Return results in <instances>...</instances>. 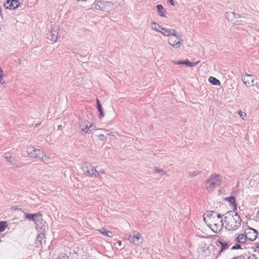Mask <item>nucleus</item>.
<instances>
[{"label": "nucleus", "instance_id": "16", "mask_svg": "<svg viewBox=\"0 0 259 259\" xmlns=\"http://www.w3.org/2000/svg\"><path fill=\"white\" fill-rule=\"evenodd\" d=\"M94 167H93L91 164L87 163L82 165V169L85 174L89 176H92V174H93L92 168Z\"/></svg>", "mask_w": 259, "mask_h": 259}, {"label": "nucleus", "instance_id": "38", "mask_svg": "<svg viewBox=\"0 0 259 259\" xmlns=\"http://www.w3.org/2000/svg\"><path fill=\"white\" fill-rule=\"evenodd\" d=\"M247 259H257V258L254 254H251L248 257Z\"/></svg>", "mask_w": 259, "mask_h": 259}, {"label": "nucleus", "instance_id": "25", "mask_svg": "<svg viewBox=\"0 0 259 259\" xmlns=\"http://www.w3.org/2000/svg\"><path fill=\"white\" fill-rule=\"evenodd\" d=\"M8 227V224L6 222H0V233L4 231Z\"/></svg>", "mask_w": 259, "mask_h": 259}, {"label": "nucleus", "instance_id": "3", "mask_svg": "<svg viewBox=\"0 0 259 259\" xmlns=\"http://www.w3.org/2000/svg\"><path fill=\"white\" fill-rule=\"evenodd\" d=\"M203 220L207 224L208 227L214 233L220 232L224 225L223 220H219L216 218H212L210 220H206V218L204 217Z\"/></svg>", "mask_w": 259, "mask_h": 259}, {"label": "nucleus", "instance_id": "31", "mask_svg": "<svg viewBox=\"0 0 259 259\" xmlns=\"http://www.w3.org/2000/svg\"><path fill=\"white\" fill-rule=\"evenodd\" d=\"M241 248V245L238 243H235L232 247L231 250H236Z\"/></svg>", "mask_w": 259, "mask_h": 259}, {"label": "nucleus", "instance_id": "4", "mask_svg": "<svg viewBox=\"0 0 259 259\" xmlns=\"http://www.w3.org/2000/svg\"><path fill=\"white\" fill-rule=\"evenodd\" d=\"M111 5V2L105 0H96L93 5V8L99 11H108Z\"/></svg>", "mask_w": 259, "mask_h": 259}, {"label": "nucleus", "instance_id": "21", "mask_svg": "<svg viewBox=\"0 0 259 259\" xmlns=\"http://www.w3.org/2000/svg\"><path fill=\"white\" fill-rule=\"evenodd\" d=\"M160 33L166 36H170L172 34V32L170 30L163 27L161 28Z\"/></svg>", "mask_w": 259, "mask_h": 259}, {"label": "nucleus", "instance_id": "35", "mask_svg": "<svg viewBox=\"0 0 259 259\" xmlns=\"http://www.w3.org/2000/svg\"><path fill=\"white\" fill-rule=\"evenodd\" d=\"M99 139L101 141H104L106 139V137L105 135L103 134H100L98 136Z\"/></svg>", "mask_w": 259, "mask_h": 259}, {"label": "nucleus", "instance_id": "36", "mask_svg": "<svg viewBox=\"0 0 259 259\" xmlns=\"http://www.w3.org/2000/svg\"><path fill=\"white\" fill-rule=\"evenodd\" d=\"M105 234L106 236L110 237H112L113 236L112 233L109 231H105Z\"/></svg>", "mask_w": 259, "mask_h": 259}, {"label": "nucleus", "instance_id": "18", "mask_svg": "<svg viewBox=\"0 0 259 259\" xmlns=\"http://www.w3.org/2000/svg\"><path fill=\"white\" fill-rule=\"evenodd\" d=\"M245 234H240L236 238L235 241L240 244H245L248 240Z\"/></svg>", "mask_w": 259, "mask_h": 259}, {"label": "nucleus", "instance_id": "9", "mask_svg": "<svg viewBox=\"0 0 259 259\" xmlns=\"http://www.w3.org/2000/svg\"><path fill=\"white\" fill-rule=\"evenodd\" d=\"M128 240L132 242L133 244L135 245H139L143 243V239L141 234L138 232L133 236L130 235L128 238Z\"/></svg>", "mask_w": 259, "mask_h": 259}, {"label": "nucleus", "instance_id": "1", "mask_svg": "<svg viewBox=\"0 0 259 259\" xmlns=\"http://www.w3.org/2000/svg\"><path fill=\"white\" fill-rule=\"evenodd\" d=\"M224 225L229 231H235L241 226V219L235 211H228L225 214Z\"/></svg>", "mask_w": 259, "mask_h": 259}, {"label": "nucleus", "instance_id": "15", "mask_svg": "<svg viewBox=\"0 0 259 259\" xmlns=\"http://www.w3.org/2000/svg\"><path fill=\"white\" fill-rule=\"evenodd\" d=\"M41 215L38 213H34V214H29L27 213L26 214V218L28 219L29 220L32 221L34 222L36 225H38V222L40 220H41L40 218ZM36 227H37V226H36Z\"/></svg>", "mask_w": 259, "mask_h": 259}, {"label": "nucleus", "instance_id": "48", "mask_svg": "<svg viewBox=\"0 0 259 259\" xmlns=\"http://www.w3.org/2000/svg\"><path fill=\"white\" fill-rule=\"evenodd\" d=\"M104 131L105 133H106L107 135H109V133H108V132L107 130H104Z\"/></svg>", "mask_w": 259, "mask_h": 259}, {"label": "nucleus", "instance_id": "50", "mask_svg": "<svg viewBox=\"0 0 259 259\" xmlns=\"http://www.w3.org/2000/svg\"><path fill=\"white\" fill-rule=\"evenodd\" d=\"M53 243H54V241H52L51 242V244H53Z\"/></svg>", "mask_w": 259, "mask_h": 259}, {"label": "nucleus", "instance_id": "14", "mask_svg": "<svg viewBox=\"0 0 259 259\" xmlns=\"http://www.w3.org/2000/svg\"><path fill=\"white\" fill-rule=\"evenodd\" d=\"M59 30V27L58 25H54L53 26L50 34V41H52L53 42H54L57 40Z\"/></svg>", "mask_w": 259, "mask_h": 259}, {"label": "nucleus", "instance_id": "6", "mask_svg": "<svg viewBox=\"0 0 259 259\" xmlns=\"http://www.w3.org/2000/svg\"><path fill=\"white\" fill-rule=\"evenodd\" d=\"M79 128L83 135L92 132L94 129V126L87 120H82L79 122Z\"/></svg>", "mask_w": 259, "mask_h": 259}, {"label": "nucleus", "instance_id": "19", "mask_svg": "<svg viewBox=\"0 0 259 259\" xmlns=\"http://www.w3.org/2000/svg\"><path fill=\"white\" fill-rule=\"evenodd\" d=\"M156 7L158 12L159 15L161 17H165L166 16L165 14L166 13V11L163 6L162 5H158Z\"/></svg>", "mask_w": 259, "mask_h": 259}, {"label": "nucleus", "instance_id": "17", "mask_svg": "<svg viewBox=\"0 0 259 259\" xmlns=\"http://www.w3.org/2000/svg\"><path fill=\"white\" fill-rule=\"evenodd\" d=\"M225 199L226 200L228 201L231 206H233V211H235V210L237 209V205L236 202L235 198L234 196H230L229 197H227Z\"/></svg>", "mask_w": 259, "mask_h": 259}, {"label": "nucleus", "instance_id": "49", "mask_svg": "<svg viewBox=\"0 0 259 259\" xmlns=\"http://www.w3.org/2000/svg\"><path fill=\"white\" fill-rule=\"evenodd\" d=\"M62 128V126L61 125H59L58 126V129L61 130Z\"/></svg>", "mask_w": 259, "mask_h": 259}, {"label": "nucleus", "instance_id": "11", "mask_svg": "<svg viewBox=\"0 0 259 259\" xmlns=\"http://www.w3.org/2000/svg\"><path fill=\"white\" fill-rule=\"evenodd\" d=\"M246 237L250 241H254L257 237V232L256 230L249 228L245 230Z\"/></svg>", "mask_w": 259, "mask_h": 259}, {"label": "nucleus", "instance_id": "51", "mask_svg": "<svg viewBox=\"0 0 259 259\" xmlns=\"http://www.w3.org/2000/svg\"><path fill=\"white\" fill-rule=\"evenodd\" d=\"M256 177H257V176H254V178H256Z\"/></svg>", "mask_w": 259, "mask_h": 259}, {"label": "nucleus", "instance_id": "44", "mask_svg": "<svg viewBox=\"0 0 259 259\" xmlns=\"http://www.w3.org/2000/svg\"><path fill=\"white\" fill-rule=\"evenodd\" d=\"M168 2L170 3V4L173 6H175L174 2L173 0H168Z\"/></svg>", "mask_w": 259, "mask_h": 259}, {"label": "nucleus", "instance_id": "26", "mask_svg": "<svg viewBox=\"0 0 259 259\" xmlns=\"http://www.w3.org/2000/svg\"><path fill=\"white\" fill-rule=\"evenodd\" d=\"M199 62H200V61H197L195 63H192L188 60H186V61H184V65H186L189 67H194V66H196Z\"/></svg>", "mask_w": 259, "mask_h": 259}, {"label": "nucleus", "instance_id": "13", "mask_svg": "<svg viewBox=\"0 0 259 259\" xmlns=\"http://www.w3.org/2000/svg\"><path fill=\"white\" fill-rule=\"evenodd\" d=\"M20 3L17 0H8L4 4L6 9L11 10H15L19 6Z\"/></svg>", "mask_w": 259, "mask_h": 259}, {"label": "nucleus", "instance_id": "28", "mask_svg": "<svg viewBox=\"0 0 259 259\" xmlns=\"http://www.w3.org/2000/svg\"><path fill=\"white\" fill-rule=\"evenodd\" d=\"M201 173L200 171H193L189 172V176L192 178L194 177Z\"/></svg>", "mask_w": 259, "mask_h": 259}, {"label": "nucleus", "instance_id": "8", "mask_svg": "<svg viewBox=\"0 0 259 259\" xmlns=\"http://www.w3.org/2000/svg\"><path fill=\"white\" fill-rule=\"evenodd\" d=\"M26 152L29 155L34 158L40 157L41 155H44V152L32 146H29L27 148Z\"/></svg>", "mask_w": 259, "mask_h": 259}, {"label": "nucleus", "instance_id": "5", "mask_svg": "<svg viewBox=\"0 0 259 259\" xmlns=\"http://www.w3.org/2000/svg\"><path fill=\"white\" fill-rule=\"evenodd\" d=\"M171 31H172V34L169 37L168 42L173 47L178 48L181 45L182 38L180 36L177 35L175 30L172 29Z\"/></svg>", "mask_w": 259, "mask_h": 259}, {"label": "nucleus", "instance_id": "47", "mask_svg": "<svg viewBox=\"0 0 259 259\" xmlns=\"http://www.w3.org/2000/svg\"><path fill=\"white\" fill-rule=\"evenodd\" d=\"M255 247L258 248H259V244L258 243H255Z\"/></svg>", "mask_w": 259, "mask_h": 259}, {"label": "nucleus", "instance_id": "12", "mask_svg": "<svg viewBox=\"0 0 259 259\" xmlns=\"http://www.w3.org/2000/svg\"><path fill=\"white\" fill-rule=\"evenodd\" d=\"M217 243L218 246H219L220 248V253L228 249L231 245V244H229L228 242L222 239L218 240Z\"/></svg>", "mask_w": 259, "mask_h": 259}, {"label": "nucleus", "instance_id": "39", "mask_svg": "<svg viewBox=\"0 0 259 259\" xmlns=\"http://www.w3.org/2000/svg\"><path fill=\"white\" fill-rule=\"evenodd\" d=\"M99 113H100V114H99V118H101L102 117H104V114L103 113V110H102L101 111H99Z\"/></svg>", "mask_w": 259, "mask_h": 259}, {"label": "nucleus", "instance_id": "7", "mask_svg": "<svg viewBox=\"0 0 259 259\" xmlns=\"http://www.w3.org/2000/svg\"><path fill=\"white\" fill-rule=\"evenodd\" d=\"M226 18L233 24L236 25H239L242 20H239L241 17L238 14L234 12H227L226 14Z\"/></svg>", "mask_w": 259, "mask_h": 259}, {"label": "nucleus", "instance_id": "34", "mask_svg": "<svg viewBox=\"0 0 259 259\" xmlns=\"http://www.w3.org/2000/svg\"><path fill=\"white\" fill-rule=\"evenodd\" d=\"M97 107L98 111L102 110L101 104H100L98 99H97Z\"/></svg>", "mask_w": 259, "mask_h": 259}, {"label": "nucleus", "instance_id": "10", "mask_svg": "<svg viewBox=\"0 0 259 259\" xmlns=\"http://www.w3.org/2000/svg\"><path fill=\"white\" fill-rule=\"evenodd\" d=\"M255 77L252 75L246 74L243 76L241 80L247 87H251L254 85Z\"/></svg>", "mask_w": 259, "mask_h": 259}, {"label": "nucleus", "instance_id": "41", "mask_svg": "<svg viewBox=\"0 0 259 259\" xmlns=\"http://www.w3.org/2000/svg\"><path fill=\"white\" fill-rule=\"evenodd\" d=\"M174 63H175V64H178V65L184 64V61H178V62H175Z\"/></svg>", "mask_w": 259, "mask_h": 259}, {"label": "nucleus", "instance_id": "29", "mask_svg": "<svg viewBox=\"0 0 259 259\" xmlns=\"http://www.w3.org/2000/svg\"><path fill=\"white\" fill-rule=\"evenodd\" d=\"M154 171L155 173H159L161 174V175H163L166 174L165 172H164L162 169H159L157 167L154 168Z\"/></svg>", "mask_w": 259, "mask_h": 259}, {"label": "nucleus", "instance_id": "37", "mask_svg": "<svg viewBox=\"0 0 259 259\" xmlns=\"http://www.w3.org/2000/svg\"><path fill=\"white\" fill-rule=\"evenodd\" d=\"M5 83L6 82L3 79V75H0V84H5Z\"/></svg>", "mask_w": 259, "mask_h": 259}, {"label": "nucleus", "instance_id": "32", "mask_svg": "<svg viewBox=\"0 0 259 259\" xmlns=\"http://www.w3.org/2000/svg\"><path fill=\"white\" fill-rule=\"evenodd\" d=\"M55 259H69L68 256L66 254H61L58 256Z\"/></svg>", "mask_w": 259, "mask_h": 259}, {"label": "nucleus", "instance_id": "20", "mask_svg": "<svg viewBox=\"0 0 259 259\" xmlns=\"http://www.w3.org/2000/svg\"><path fill=\"white\" fill-rule=\"evenodd\" d=\"M10 164L11 165H13V166H14L15 167H19V168L21 167L22 166H23L24 165L23 163L19 162V161L16 160L15 159L12 160H10Z\"/></svg>", "mask_w": 259, "mask_h": 259}, {"label": "nucleus", "instance_id": "45", "mask_svg": "<svg viewBox=\"0 0 259 259\" xmlns=\"http://www.w3.org/2000/svg\"><path fill=\"white\" fill-rule=\"evenodd\" d=\"M117 243L118 244V246H121V244H122V242L121 241H118Z\"/></svg>", "mask_w": 259, "mask_h": 259}, {"label": "nucleus", "instance_id": "30", "mask_svg": "<svg viewBox=\"0 0 259 259\" xmlns=\"http://www.w3.org/2000/svg\"><path fill=\"white\" fill-rule=\"evenodd\" d=\"M92 171L93 174H92V176H94L95 177H99V172L96 169L95 167L92 168Z\"/></svg>", "mask_w": 259, "mask_h": 259}, {"label": "nucleus", "instance_id": "43", "mask_svg": "<svg viewBox=\"0 0 259 259\" xmlns=\"http://www.w3.org/2000/svg\"><path fill=\"white\" fill-rule=\"evenodd\" d=\"M99 231L100 232V233L103 235H105V231H106L105 230L103 229V230H100Z\"/></svg>", "mask_w": 259, "mask_h": 259}, {"label": "nucleus", "instance_id": "24", "mask_svg": "<svg viewBox=\"0 0 259 259\" xmlns=\"http://www.w3.org/2000/svg\"><path fill=\"white\" fill-rule=\"evenodd\" d=\"M152 29L157 31V32H160L161 31V28H162V26L160 25H159L158 24L154 22H153L152 23Z\"/></svg>", "mask_w": 259, "mask_h": 259}, {"label": "nucleus", "instance_id": "46", "mask_svg": "<svg viewBox=\"0 0 259 259\" xmlns=\"http://www.w3.org/2000/svg\"><path fill=\"white\" fill-rule=\"evenodd\" d=\"M0 75H4L3 71L2 70V69L0 68Z\"/></svg>", "mask_w": 259, "mask_h": 259}, {"label": "nucleus", "instance_id": "42", "mask_svg": "<svg viewBox=\"0 0 259 259\" xmlns=\"http://www.w3.org/2000/svg\"><path fill=\"white\" fill-rule=\"evenodd\" d=\"M216 218H218L219 220H222V215H221V214H217L216 213Z\"/></svg>", "mask_w": 259, "mask_h": 259}, {"label": "nucleus", "instance_id": "22", "mask_svg": "<svg viewBox=\"0 0 259 259\" xmlns=\"http://www.w3.org/2000/svg\"><path fill=\"white\" fill-rule=\"evenodd\" d=\"M206 217V220H210L212 218H216V213L213 211H207L205 213Z\"/></svg>", "mask_w": 259, "mask_h": 259}, {"label": "nucleus", "instance_id": "40", "mask_svg": "<svg viewBox=\"0 0 259 259\" xmlns=\"http://www.w3.org/2000/svg\"><path fill=\"white\" fill-rule=\"evenodd\" d=\"M238 114L239 115V116L240 117H241L242 118V119H243V114L244 115V116L246 115V114L245 113H243L242 111H241V110H240L239 112H238Z\"/></svg>", "mask_w": 259, "mask_h": 259}, {"label": "nucleus", "instance_id": "33", "mask_svg": "<svg viewBox=\"0 0 259 259\" xmlns=\"http://www.w3.org/2000/svg\"><path fill=\"white\" fill-rule=\"evenodd\" d=\"M39 158L41 159V160L42 162H44L45 163H48V157L45 155V156L41 155L40 157H39Z\"/></svg>", "mask_w": 259, "mask_h": 259}, {"label": "nucleus", "instance_id": "27", "mask_svg": "<svg viewBox=\"0 0 259 259\" xmlns=\"http://www.w3.org/2000/svg\"><path fill=\"white\" fill-rule=\"evenodd\" d=\"M4 157L7 160V161L10 163V160H15L12 158L9 153H6L4 155Z\"/></svg>", "mask_w": 259, "mask_h": 259}, {"label": "nucleus", "instance_id": "2", "mask_svg": "<svg viewBox=\"0 0 259 259\" xmlns=\"http://www.w3.org/2000/svg\"><path fill=\"white\" fill-rule=\"evenodd\" d=\"M221 183V176L218 174H212L205 182V188L208 192H211L215 188L220 186Z\"/></svg>", "mask_w": 259, "mask_h": 259}, {"label": "nucleus", "instance_id": "23", "mask_svg": "<svg viewBox=\"0 0 259 259\" xmlns=\"http://www.w3.org/2000/svg\"><path fill=\"white\" fill-rule=\"evenodd\" d=\"M208 80L213 85H220V81L213 76L209 77Z\"/></svg>", "mask_w": 259, "mask_h": 259}]
</instances>
